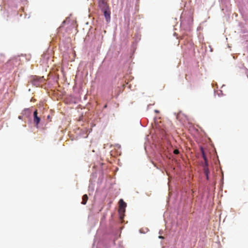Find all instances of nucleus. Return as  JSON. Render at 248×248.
Returning <instances> with one entry per match:
<instances>
[{
    "instance_id": "1",
    "label": "nucleus",
    "mask_w": 248,
    "mask_h": 248,
    "mask_svg": "<svg viewBox=\"0 0 248 248\" xmlns=\"http://www.w3.org/2000/svg\"><path fill=\"white\" fill-rule=\"evenodd\" d=\"M43 77L39 78L37 76H33L31 78L29 83L31 84L34 86L39 87L41 85V83L43 82Z\"/></svg>"
},
{
    "instance_id": "2",
    "label": "nucleus",
    "mask_w": 248,
    "mask_h": 248,
    "mask_svg": "<svg viewBox=\"0 0 248 248\" xmlns=\"http://www.w3.org/2000/svg\"><path fill=\"white\" fill-rule=\"evenodd\" d=\"M119 212L120 214H123L125 211V208L126 206V203L124 201L123 199H121L119 201Z\"/></svg>"
},
{
    "instance_id": "3",
    "label": "nucleus",
    "mask_w": 248,
    "mask_h": 248,
    "mask_svg": "<svg viewBox=\"0 0 248 248\" xmlns=\"http://www.w3.org/2000/svg\"><path fill=\"white\" fill-rule=\"evenodd\" d=\"M98 0V6L102 10H105L108 8V4L106 0Z\"/></svg>"
},
{
    "instance_id": "4",
    "label": "nucleus",
    "mask_w": 248,
    "mask_h": 248,
    "mask_svg": "<svg viewBox=\"0 0 248 248\" xmlns=\"http://www.w3.org/2000/svg\"><path fill=\"white\" fill-rule=\"evenodd\" d=\"M102 11L104 13V15L106 18L107 21H109L110 19V11L109 7L105 10H102Z\"/></svg>"
},
{
    "instance_id": "5",
    "label": "nucleus",
    "mask_w": 248,
    "mask_h": 248,
    "mask_svg": "<svg viewBox=\"0 0 248 248\" xmlns=\"http://www.w3.org/2000/svg\"><path fill=\"white\" fill-rule=\"evenodd\" d=\"M37 110H35L33 112V121L37 126L40 121V118L37 116Z\"/></svg>"
},
{
    "instance_id": "6",
    "label": "nucleus",
    "mask_w": 248,
    "mask_h": 248,
    "mask_svg": "<svg viewBox=\"0 0 248 248\" xmlns=\"http://www.w3.org/2000/svg\"><path fill=\"white\" fill-rule=\"evenodd\" d=\"M88 200V197L87 194H84L82 196V201L81 202V204L85 205L86 204L87 201Z\"/></svg>"
},
{
    "instance_id": "7",
    "label": "nucleus",
    "mask_w": 248,
    "mask_h": 248,
    "mask_svg": "<svg viewBox=\"0 0 248 248\" xmlns=\"http://www.w3.org/2000/svg\"><path fill=\"white\" fill-rule=\"evenodd\" d=\"M204 170V174L206 175V179L207 180H208L209 179V170L207 168H205Z\"/></svg>"
},
{
    "instance_id": "8",
    "label": "nucleus",
    "mask_w": 248,
    "mask_h": 248,
    "mask_svg": "<svg viewBox=\"0 0 248 248\" xmlns=\"http://www.w3.org/2000/svg\"><path fill=\"white\" fill-rule=\"evenodd\" d=\"M173 153L174 154L177 155V154H178L179 153V151L178 150L175 149V150H174Z\"/></svg>"
},
{
    "instance_id": "9",
    "label": "nucleus",
    "mask_w": 248,
    "mask_h": 248,
    "mask_svg": "<svg viewBox=\"0 0 248 248\" xmlns=\"http://www.w3.org/2000/svg\"><path fill=\"white\" fill-rule=\"evenodd\" d=\"M202 155H203V158H204V160L205 161H206V157H205V156L204 155V154L203 152H202Z\"/></svg>"
},
{
    "instance_id": "10",
    "label": "nucleus",
    "mask_w": 248,
    "mask_h": 248,
    "mask_svg": "<svg viewBox=\"0 0 248 248\" xmlns=\"http://www.w3.org/2000/svg\"><path fill=\"white\" fill-rule=\"evenodd\" d=\"M160 238H163V237L162 236H159V237Z\"/></svg>"
}]
</instances>
